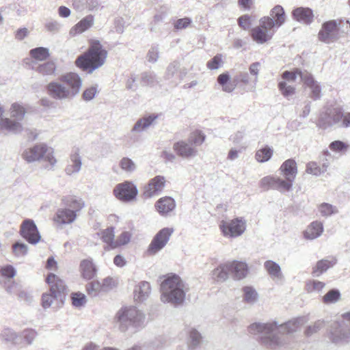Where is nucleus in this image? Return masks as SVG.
Here are the masks:
<instances>
[{
  "label": "nucleus",
  "instance_id": "1",
  "mask_svg": "<svg viewBox=\"0 0 350 350\" xmlns=\"http://www.w3.org/2000/svg\"><path fill=\"white\" fill-rule=\"evenodd\" d=\"M307 321L305 317H299L282 324L275 321L267 323L256 322L250 325L247 329L251 334H260V342L265 346L276 349L288 344V337L284 334H290L297 332Z\"/></svg>",
  "mask_w": 350,
  "mask_h": 350
},
{
  "label": "nucleus",
  "instance_id": "2",
  "mask_svg": "<svg viewBox=\"0 0 350 350\" xmlns=\"http://www.w3.org/2000/svg\"><path fill=\"white\" fill-rule=\"evenodd\" d=\"M161 301L178 306L184 302L189 288L177 275H167L161 284Z\"/></svg>",
  "mask_w": 350,
  "mask_h": 350
},
{
  "label": "nucleus",
  "instance_id": "3",
  "mask_svg": "<svg viewBox=\"0 0 350 350\" xmlns=\"http://www.w3.org/2000/svg\"><path fill=\"white\" fill-rule=\"evenodd\" d=\"M107 57V52L100 42L98 40H92L88 50L77 58L75 64L90 74L105 64Z\"/></svg>",
  "mask_w": 350,
  "mask_h": 350
},
{
  "label": "nucleus",
  "instance_id": "4",
  "mask_svg": "<svg viewBox=\"0 0 350 350\" xmlns=\"http://www.w3.org/2000/svg\"><path fill=\"white\" fill-rule=\"evenodd\" d=\"M116 321L122 332L133 334L144 327L146 315L136 307L122 308L116 314Z\"/></svg>",
  "mask_w": 350,
  "mask_h": 350
},
{
  "label": "nucleus",
  "instance_id": "5",
  "mask_svg": "<svg viewBox=\"0 0 350 350\" xmlns=\"http://www.w3.org/2000/svg\"><path fill=\"white\" fill-rule=\"evenodd\" d=\"M22 157L28 163L42 160L47 163L46 167L49 169H53L57 162L53 148L44 143H39L26 148Z\"/></svg>",
  "mask_w": 350,
  "mask_h": 350
},
{
  "label": "nucleus",
  "instance_id": "6",
  "mask_svg": "<svg viewBox=\"0 0 350 350\" xmlns=\"http://www.w3.org/2000/svg\"><path fill=\"white\" fill-rule=\"evenodd\" d=\"M46 281L50 286V291L42 297V305L44 309L50 308L55 300L59 299L62 301V293L66 290L64 282L53 273L49 274Z\"/></svg>",
  "mask_w": 350,
  "mask_h": 350
},
{
  "label": "nucleus",
  "instance_id": "7",
  "mask_svg": "<svg viewBox=\"0 0 350 350\" xmlns=\"http://www.w3.org/2000/svg\"><path fill=\"white\" fill-rule=\"evenodd\" d=\"M222 235L227 239H236L242 236L247 230V220L243 217L221 220L219 225Z\"/></svg>",
  "mask_w": 350,
  "mask_h": 350
},
{
  "label": "nucleus",
  "instance_id": "8",
  "mask_svg": "<svg viewBox=\"0 0 350 350\" xmlns=\"http://www.w3.org/2000/svg\"><path fill=\"white\" fill-rule=\"evenodd\" d=\"M217 83L221 86L223 92H232L238 85H247L250 83V75L247 72H239L233 79L228 72L220 74L217 79Z\"/></svg>",
  "mask_w": 350,
  "mask_h": 350
},
{
  "label": "nucleus",
  "instance_id": "9",
  "mask_svg": "<svg viewBox=\"0 0 350 350\" xmlns=\"http://www.w3.org/2000/svg\"><path fill=\"white\" fill-rule=\"evenodd\" d=\"M275 32V30L261 17L259 19V25L251 29L250 36L258 44H263L272 39Z\"/></svg>",
  "mask_w": 350,
  "mask_h": 350
},
{
  "label": "nucleus",
  "instance_id": "10",
  "mask_svg": "<svg viewBox=\"0 0 350 350\" xmlns=\"http://www.w3.org/2000/svg\"><path fill=\"white\" fill-rule=\"evenodd\" d=\"M174 231L173 228H164L160 230L153 237L148 246V254L154 255L163 249L168 243Z\"/></svg>",
  "mask_w": 350,
  "mask_h": 350
},
{
  "label": "nucleus",
  "instance_id": "11",
  "mask_svg": "<svg viewBox=\"0 0 350 350\" xmlns=\"http://www.w3.org/2000/svg\"><path fill=\"white\" fill-rule=\"evenodd\" d=\"M342 117V109L340 107L327 108L319 117L318 125L325 129L333 126L339 127Z\"/></svg>",
  "mask_w": 350,
  "mask_h": 350
},
{
  "label": "nucleus",
  "instance_id": "12",
  "mask_svg": "<svg viewBox=\"0 0 350 350\" xmlns=\"http://www.w3.org/2000/svg\"><path fill=\"white\" fill-rule=\"evenodd\" d=\"M340 23L336 21H329L325 23L319 31V39L327 44L335 42L340 38Z\"/></svg>",
  "mask_w": 350,
  "mask_h": 350
},
{
  "label": "nucleus",
  "instance_id": "13",
  "mask_svg": "<svg viewBox=\"0 0 350 350\" xmlns=\"http://www.w3.org/2000/svg\"><path fill=\"white\" fill-rule=\"evenodd\" d=\"M138 193L136 185L131 181H124L118 184L114 189L113 194L118 200L123 202H129L134 200Z\"/></svg>",
  "mask_w": 350,
  "mask_h": 350
},
{
  "label": "nucleus",
  "instance_id": "14",
  "mask_svg": "<svg viewBox=\"0 0 350 350\" xmlns=\"http://www.w3.org/2000/svg\"><path fill=\"white\" fill-rule=\"evenodd\" d=\"M20 234L29 243L35 245L41 239V235L35 222L30 219H25L21 225Z\"/></svg>",
  "mask_w": 350,
  "mask_h": 350
},
{
  "label": "nucleus",
  "instance_id": "15",
  "mask_svg": "<svg viewBox=\"0 0 350 350\" xmlns=\"http://www.w3.org/2000/svg\"><path fill=\"white\" fill-rule=\"evenodd\" d=\"M61 81L68 91L72 99L79 92L82 87V79L75 72H68L59 77Z\"/></svg>",
  "mask_w": 350,
  "mask_h": 350
},
{
  "label": "nucleus",
  "instance_id": "16",
  "mask_svg": "<svg viewBox=\"0 0 350 350\" xmlns=\"http://www.w3.org/2000/svg\"><path fill=\"white\" fill-rule=\"evenodd\" d=\"M262 19L275 30L283 25L286 21V14L282 6L277 5L269 12V16L262 17Z\"/></svg>",
  "mask_w": 350,
  "mask_h": 350
},
{
  "label": "nucleus",
  "instance_id": "17",
  "mask_svg": "<svg viewBox=\"0 0 350 350\" xmlns=\"http://www.w3.org/2000/svg\"><path fill=\"white\" fill-rule=\"evenodd\" d=\"M48 94L53 98L59 100H71L68 91L65 88L60 78L53 81L46 85Z\"/></svg>",
  "mask_w": 350,
  "mask_h": 350
},
{
  "label": "nucleus",
  "instance_id": "18",
  "mask_svg": "<svg viewBox=\"0 0 350 350\" xmlns=\"http://www.w3.org/2000/svg\"><path fill=\"white\" fill-rule=\"evenodd\" d=\"M82 167V158L81 150L79 147H73L69 154L68 164L65 168V172L68 176L78 174Z\"/></svg>",
  "mask_w": 350,
  "mask_h": 350
},
{
  "label": "nucleus",
  "instance_id": "19",
  "mask_svg": "<svg viewBox=\"0 0 350 350\" xmlns=\"http://www.w3.org/2000/svg\"><path fill=\"white\" fill-rule=\"evenodd\" d=\"M300 74L304 85L310 90V96L314 100L319 99L321 96V87L319 83L307 70Z\"/></svg>",
  "mask_w": 350,
  "mask_h": 350
},
{
  "label": "nucleus",
  "instance_id": "20",
  "mask_svg": "<svg viewBox=\"0 0 350 350\" xmlns=\"http://www.w3.org/2000/svg\"><path fill=\"white\" fill-rule=\"evenodd\" d=\"M165 178L163 176H156L150 179L144 187V195L146 198H152L158 196L164 189Z\"/></svg>",
  "mask_w": 350,
  "mask_h": 350
},
{
  "label": "nucleus",
  "instance_id": "21",
  "mask_svg": "<svg viewBox=\"0 0 350 350\" xmlns=\"http://www.w3.org/2000/svg\"><path fill=\"white\" fill-rule=\"evenodd\" d=\"M4 112V107L0 104V130L13 134L21 133L23 130L22 124L8 118H2Z\"/></svg>",
  "mask_w": 350,
  "mask_h": 350
},
{
  "label": "nucleus",
  "instance_id": "22",
  "mask_svg": "<svg viewBox=\"0 0 350 350\" xmlns=\"http://www.w3.org/2000/svg\"><path fill=\"white\" fill-rule=\"evenodd\" d=\"M329 338L336 344L348 342L350 339V329L343 327L338 323H334L330 330Z\"/></svg>",
  "mask_w": 350,
  "mask_h": 350
},
{
  "label": "nucleus",
  "instance_id": "23",
  "mask_svg": "<svg viewBox=\"0 0 350 350\" xmlns=\"http://www.w3.org/2000/svg\"><path fill=\"white\" fill-rule=\"evenodd\" d=\"M230 275L235 280H240L245 278L248 273L247 265L242 261L232 260L228 261Z\"/></svg>",
  "mask_w": 350,
  "mask_h": 350
},
{
  "label": "nucleus",
  "instance_id": "24",
  "mask_svg": "<svg viewBox=\"0 0 350 350\" xmlns=\"http://www.w3.org/2000/svg\"><path fill=\"white\" fill-rule=\"evenodd\" d=\"M79 270L81 276L86 280L94 278L97 272L96 267L91 258L83 259L79 263Z\"/></svg>",
  "mask_w": 350,
  "mask_h": 350
},
{
  "label": "nucleus",
  "instance_id": "25",
  "mask_svg": "<svg viewBox=\"0 0 350 350\" xmlns=\"http://www.w3.org/2000/svg\"><path fill=\"white\" fill-rule=\"evenodd\" d=\"M324 231L323 224L319 220L311 222L303 232L304 238L312 241L320 237Z\"/></svg>",
  "mask_w": 350,
  "mask_h": 350
},
{
  "label": "nucleus",
  "instance_id": "26",
  "mask_svg": "<svg viewBox=\"0 0 350 350\" xmlns=\"http://www.w3.org/2000/svg\"><path fill=\"white\" fill-rule=\"evenodd\" d=\"M157 118L158 115L152 113L138 119L131 129V132L133 134L142 133L152 125Z\"/></svg>",
  "mask_w": 350,
  "mask_h": 350
},
{
  "label": "nucleus",
  "instance_id": "27",
  "mask_svg": "<svg viewBox=\"0 0 350 350\" xmlns=\"http://www.w3.org/2000/svg\"><path fill=\"white\" fill-rule=\"evenodd\" d=\"M151 293V286L149 282L142 281L135 285L133 296L135 301L142 303L146 301Z\"/></svg>",
  "mask_w": 350,
  "mask_h": 350
},
{
  "label": "nucleus",
  "instance_id": "28",
  "mask_svg": "<svg viewBox=\"0 0 350 350\" xmlns=\"http://www.w3.org/2000/svg\"><path fill=\"white\" fill-rule=\"evenodd\" d=\"M176 207L175 200L171 197H163L158 200L155 203V208L162 216H167Z\"/></svg>",
  "mask_w": 350,
  "mask_h": 350
},
{
  "label": "nucleus",
  "instance_id": "29",
  "mask_svg": "<svg viewBox=\"0 0 350 350\" xmlns=\"http://www.w3.org/2000/svg\"><path fill=\"white\" fill-rule=\"evenodd\" d=\"M292 14L295 20L303 24L309 25L313 21V12L308 8H295L293 10Z\"/></svg>",
  "mask_w": 350,
  "mask_h": 350
},
{
  "label": "nucleus",
  "instance_id": "30",
  "mask_svg": "<svg viewBox=\"0 0 350 350\" xmlns=\"http://www.w3.org/2000/svg\"><path fill=\"white\" fill-rule=\"evenodd\" d=\"M77 215L70 208H59L54 217V221L58 224H69L76 219Z\"/></svg>",
  "mask_w": 350,
  "mask_h": 350
},
{
  "label": "nucleus",
  "instance_id": "31",
  "mask_svg": "<svg viewBox=\"0 0 350 350\" xmlns=\"http://www.w3.org/2000/svg\"><path fill=\"white\" fill-rule=\"evenodd\" d=\"M94 23V17L90 14L79 21L74 27L70 30V34L75 36L77 34L82 33L91 28Z\"/></svg>",
  "mask_w": 350,
  "mask_h": 350
},
{
  "label": "nucleus",
  "instance_id": "32",
  "mask_svg": "<svg viewBox=\"0 0 350 350\" xmlns=\"http://www.w3.org/2000/svg\"><path fill=\"white\" fill-rule=\"evenodd\" d=\"M174 149L178 155L185 158L195 157L198 152L196 148L183 141L174 144Z\"/></svg>",
  "mask_w": 350,
  "mask_h": 350
},
{
  "label": "nucleus",
  "instance_id": "33",
  "mask_svg": "<svg viewBox=\"0 0 350 350\" xmlns=\"http://www.w3.org/2000/svg\"><path fill=\"white\" fill-rule=\"evenodd\" d=\"M280 170L286 180L294 181L297 174V163L293 159L285 161L280 166Z\"/></svg>",
  "mask_w": 350,
  "mask_h": 350
},
{
  "label": "nucleus",
  "instance_id": "34",
  "mask_svg": "<svg viewBox=\"0 0 350 350\" xmlns=\"http://www.w3.org/2000/svg\"><path fill=\"white\" fill-rule=\"evenodd\" d=\"M229 270L228 262L221 263L212 271L211 278L217 282H224L229 278Z\"/></svg>",
  "mask_w": 350,
  "mask_h": 350
},
{
  "label": "nucleus",
  "instance_id": "35",
  "mask_svg": "<svg viewBox=\"0 0 350 350\" xmlns=\"http://www.w3.org/2000/svg\"><path fill=\"white\" fill-rule=\"evenodd\" d=\"M336 262L334 258H327L319 260L313 267L312 274L314 277H319Z\"/></svg>",
  "mask_w": 350,
  "mask_h": 350
},
{
  "label": "nucleus",
  "instance_id": "36",
  "mask_svg": "<svg viewBox=\"0 0 350 350\" xmlns=\"http://www.w3.org/2000/svg\"><path fill=\"white\" fill-rule=\"evenodd\" d=\"M264 267L273 280L281 281L283 280L281 268L278 263L272 260H267L264 263Z\"/></svg>",
  "mask_w": 350,
  "mask_h": 350
},
{
  "label": "nucleus",
  "instance_id": "37",
  "mask_svg": "<svg viewBox=\"0 0 350 350\" xmlns=\"http://www.w3.org/2000/svg\"><path fill=\"white\" fill-rule=\"evenodd\" d=\"M180 63L177 61H174L170 63L166 69L165 77L167 80H172L174 78L180 81L183 79V77L186 74V72H184L183 75H178V72L180 71Z\"/></svg>",
  "mask_w": 350,
  "mask_h": 350
},
{
  "label": "nucleus",
  "instance_id": "38",
  "mask_svg": "<svg viewBox=\"0 0 350 350\" xmlns=\"http://www.w3.org/2000/svg\"><path fill=\"white\" fill-rule=\"evenodd\" d=\"M9 112L10 117L14 119L13 120L20 122L25 118L27 110L22 104L14 103L11 105Z\"/></svg>",
  "mask_w": 350,
  "mask_h": 350
},
{
  "label": "nucleus",
  "instance_id": "39",
  "mask_svg": "<svg viewBox=\"0 0 350 350\" xmlns=\"http://www.w3.org/2000/svg\"><path fill=\"white\" fill-rule=\"evenodd\" d=\"M243 301L250 306L254 305L258 301V293L252 286H245L242 289Z\"/></svg>",
  "mask_w": 350,
  "mask_h": 350
},
{
  "label": "nucleus",
  "instance_id": "40",
  "mask_svg": "<svg viewBox=\"0 0 350 350\" xmlns=\"http://www.w3.org/2000/svg\"><path fill=\"white\" fill-rule=\"evenodd\" d=\"M56 64L53 61H49L43 64H39L36 71L42 76L53 75L56 71Z\"/></svg>",
  "mask_w": 350,
  "mask_h": 350
},
{
  "label": "nucleus",
  "instance_id": "41",
  "mask_svg": "<svg viewBox=\"0 0 350 350\" xmlns=\"http://www.w3.org/2000/svg\"><path fill=\"white\" fill-rule=\"evenodd\" d=\"M273 154V148L268 146H265L256 151L255 154V159L259 163H265L271 158Z\"/></svg>",
  "mask_w": 350,
  "mask_h": 350
},
{
  "label": "nucleus",
  "instance_id": "42",
  "mask_svg": "<svg viewBox=\"0 0 350 350\" xmlns=\"http://www.w3.org/2000/svg\"><path fill=\"white\" fill-rule=\"evenodd\" d=\"M188 346L189 349H193L200 345L202 341L200 333L195 328H190L188 330Z\"/></svg>",
  "mask_w": 350,
  "mask_h": 350
},
{
  "label": "nucleus",
  "instance_id": "43",
  "mask_svg": "<svg viewBox=\"0 0 350 350\" xmlns=\"http://www.w3.org/2000/svg\"><path fill=\"white\" fill-rule=\"evenodd\" d=\"M325 283L316 280H308L306 283L305 289L308 293H321L322 290L325 288Z\"/></svg>",
  "mask_w": 350,
  "mask_h": 350
},
{
  "label": "nucleus",
  "instance_id": "44",
  "mask_svg": "<svg viewBox=\"0 0 350 350\" xmlns=\"http://www.w3.org/2000/svg\"><path fill=\"white\" fill-rule=\"evenodd\" d=\"M29 54L32 58L37 61H44L50 55L49 50L45 47H38L31 49Z\"/></svg>",
  "mask_w": 350,
  "mask_h": 350
},
{
  "label": "nucleus",
  "instance_id": "45",
  "mask_svg": "<svg viewBox=\"0 0 350 350\" xmlns=\"http://www.w3.org/2000/svg\"><path fill=\"white\" fill-rule=\"evenodd\" d=\"M317 208L321 215L325 217L338 213V209L336 206L325 202L319 204Z\"/></svg>",
  "mask_w": 350,
  "mask_h": 350
},
{
  "label": "nucleus",
  "instance_id": "46",
  "mask_svg": "<svg viewBox=\"0 0 350 350\" xmlns=\"http://www.w3.org/2000/svg\"><path fill=\"white\" fill-rule=\"evenodd\" d=\"M0 337L2 340L6 342H10L16 344L18 342V336L12 329L5 328L0 334Z\"/></svg>",
  "mask_w": 350,
  "mask_h": 350
},
{
  "label": "nucleus",
  "instance_id": "47",
  "mask_svg": "<svg viewBox=\"0 0 350 350\" xmlns=\"http://www.w3.org/2000/svg\"><path fill=\"white\" fill-rule=\"evenodd\" d=\"M304 70H301L300 69L296 68L293 71H284L282 75V78L283 81H286L287 83L295 82L297 77H299L301 78V74L303 73Z\"/></svg>",
  "mask_w": 350,
  "mask_h": 350
},
{
  "label": "nucleus",
  "instance_id": "48",
  "mask_svg": "<svg viewBox=\"0 0 350 350\" xmlns=\"http://www.w3.org/2000/svg\"><path fill=\"white\" fill-rule=\"evenodd\" d=\"M278 88L284 97L292 96L295 94V88L286 81H281L278 83Z\"/></svg>",
  "mask_w": 350,
  "mask_h": 350
},
{
  "label": "nucleus",
  "instance_id": "49",
  "mask_svg": "<svg viewBox=\"0 0 350 350\" xmlns=\"http://www.w3.org/2000/svg\"><path fill=\"white\" fill-rule=\"evenodd\" d=\"M120 167L122 170L128 173L133 172L137 167L135 162L128 157H124L120 160Z\"/></svg>",
  "mask_w": 350,
  "mask_h": 350
},
{
  "label": "nucleus",
  "instance_id": "50",
  "mask_svg": "<svg viewBox=\"0 0 350 350\" xmlns=\"http://www.w3.org/2000/svg\"><path fill=\"white\" fill-rule=\"evenodd\" d=\"M293 181L289 180H283L278 177L276 178L275 185V189L279 190L281 192L288 191L291 189Z\"/></svg>",
  "mask_w": 350,
  "mask_h": 350
},
{
  "label": "nucleus",
  "instance_id": "51",
  "mask_svg": "<svg viewBox=\"0 0 350 350\" xmlns=\"http://www.w3.org/2000/svg\"><path fill=\"white\" fill-rule=\"evenodd\" d=\"M86 291L88 295L92 297L96 296L100 291H103L100 282L94 280L88 283L86 286Z\"/></svg>",
  "mask_w": 350,
  "mask_h": 350
},
{
  "label": "nucleus",
  "instance_id": "52",
  "mask_svg": "<svg viewBox=\"0 0 350 350\" xmlns=\"http://www.w3.org/2000/svg\"><path fill=\"white\" fill-rule=\"evenodd\" d=\"M102 240L110 245L113 248V245L115 244L114 241V232L113 228H109L101 232Z\"/></svg>",
  "mask_w": 350,
  "mask_h": 350
},
{
  "label": "nucleus",
  "instance_id": "53",
  "mask_svg": "<svg viewBox=\"0 0 350 350\" xmlns=\"http://www.w3.org/2000/svg\"><path fill=\"white\" fill-rule=\"evenodd\" d=\"M324 321L322 320H318L313 324L308 326L304 331V334L306 336H310L317 333L320 329L324 327Z\"/></svg>",
  "mask_w": 350,
  "mask_h": 350
},
{
  "label": "nucleus",
  "instance_id": "54",
  "mask_svg": "<svg viewBox=\"0 0 350 350\" xmlns=\"http://www.w3.org/2000/svg\"><path fill=\"white\" fill-rule=\"evenodd\" d=\"M71 299L72 305L76 308L83 306L86 303L85 295L80 292L72 293Z\"/></svg>",
  "mask_w": 350,
  "mask_h": 350
},
{
  "label": "nucleus",
  "instance_id": "55",
  "mask_svg": "<svg viewBox=\"0 0 350 350\" xmlns=\"http://www.w3.org/2000/svg\"><path fill=\"white\" fill-rule=\"evenodd\" d=\"M306 172L314 176H320L323 174V170L315 161H310L306 165Z\"/></svg>",
  "mask_w": 350,
  "mask_h": 350
},
{
  "label": "nucleus",
  "instance_id": "56",
  "mask_svg": "<svg viewBox=\"0 0 350 350\" xmlns=\"http://www.w3.org/2000/svg\"><path fill=\"white\" fill-rule=\"evenodd\" d=\"M61 27V23L53 18L46 19L44 23V28L49 32L56 33L60 30Z\"/></svg>",
  "mask_w": 350,
  "mask_h": 350
},
{
  "label": "nucleus",
  "instance_id": "57",
  "mask_svg": "<svg viewBox=\"0 0 350 350\" xmlns=\"http://www.w3.org/2000/svg\"><path fill=\"white\" fill-rule=\"evenodd\" d=\"M205 138L206 136L202 131H195L191 133L189 140L196 146H200L204 142Z\"/></svg>",
  "mask_w": 350,
  "mask_h": 350
},
{
  "label": "nucleus",
  "instance_id": "58",
  "mask_svg": "<svg viewBox=\"0 0 350 350\" xmlns=\"http://www.w3.org/2000/svg\"><path fill=\"white\" fill-rule=\"evenodd\" d=\"M13 253L17 257L24 256L27 254L28 247L22 243H16L12 246Z\"/></svg>",
  "mask_w": 350,
  "mask_h": 350
},
{
  "label": "nucleus",
  "instance_id": "59",
  "mask_svg": "<svg viewBox=\"0 0 350 350\" xmlns=\"http://www.w3.org/2000/svg\"><path fill=\"white\" fill-rule=\"evenodd\" d=\"M340 295L338 291L331 290L323 297V301L327 304L335 303L340 299Z\"/></svg>",
  "mask_w": 350,
  "mask_h": 350
},
{
  "label": "nucleus",
  "instance_id": "60",
  "mask_svg": "<svg viewBox=\"0 0 350 350\" xmlns=\"http://www.w3.org/2000/svg\"><path fill=\"white\" fill-rule=\"evenodd\" d=\"M159 57V48L158 45H152L148 50L146 58L148 62L155 63Z\"/></svg>",
  "mask_w": 350,
  "mask_h": 350
},
{
  "label": "nucleus",
  "instance_id": "61",
  "mask_svg": "<svg viewBox=\"0 0 350 350\" xmlns=\"http://www.w3.org/2000/svg\"><path fill=\"white\" fill-rule=\"evenodd\" d=\"M275 176H267L262 178L260 180V187L265 190H268L269 189H275V185L276 182Z\"/></svg>",
  "mask_w": 350,
  "mask_h": 350
},
{
  "label": "nucleus",
  "instance_id": "62",
  "mask_svg": "<svg viewBox=\"0 0 350 350\" xmlns=\"http://www.w3.org/2000/svg\"><path fill=\"white\" fill-rule=\"evenodd\" d=\"M222 55L217 54L207 62L206 66L209 70H217L222 66Z\"/></svg>",
  "mask_w": 350,
  "mask_h": 350
},
{
  "label": "nucleus",
  "instance_id": "63",
  "mask_svg": "<svg viewBox=\"0 0 350 350\" xmlns=\"http://www.w3.org/2000/svg\"><path fill=\"white\" fill-rule=\"evenodd\" d=\"M131 238V234L129 232H123L113 245V248L127 244Z\"/></svg>",
  "mask_w": 350,
  "mask_h": 350
},
{
  "label": "nucleus",
  "instance_id": "64",
  "mask_svg": "<svg viewBox=\"0 0 350 350\" xmlns=\"http://www.w3.org/2000/svg\"><path fill=\"white\" fill-rule=\"evenodd\" d=\"M68 205L76 213L77 211H80L84 207L85 204L81 198H72Z\"/></svg>",
  "mask_w": 350,
  "mask_h": 350
}]
</instances>
